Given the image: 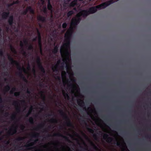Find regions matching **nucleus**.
Returning <instances> with one entry per match:
<instances>
[{
  "label": "nucleus",
  "instance_id": "61",
  "mask_svg": "<svg viewBox=\"0 0 151 151\" xmlns=\"http://www.w3.org/2000/svg\"><path fill=\"white\" fill-rule=\"evenodd\" d=\"M37 37H36L35 38H34L32 39V41L33 42H35L37 40Z\"/></svg>",
  "mask_w": 151,
  "mask_h": 151
},
{
  "label": "nucleus",
  "instance_id": "30",
  "mask_svg": "<svg viewBox=\"0 0 151 151\" xmlns=\"http://www.w3.org/2000/svg\"><path fill=\"white\" fill-rule=\"evenodd\" d=\"M63 95L65 99L67 98L68 99H70V97L68 93H65V92H64L63 93Z\"/></svg>",
  "mask_w": 151,
  "mask_h": 151
},
{
  "label": "nucleus",
  "instance_id": "23",
  "mask_svg": "<svg viewBox=\"0 0 151 151\" xmlns=\"http://www.w3.org/2000/svg\"><path fill=\"white\" fill-rule=\"evenodd\" d=\"M19 3V1L18 0H17L15 1H13L12 3L11 4H8L7 6L8 7H10L14 4H18Z\"/></svg>",
  "mask_w": 151,
  "mask_h": 151
},
{
  "label": "nucleus",
  "instance_id": "7",
  "mask_svg": "<svg viewBox=\"0 0 151 151\" xmlns=\"http://www.w3.org/2000/svg\"><path fill=\"white\" fill-rule=\"evenodd\" d=\"M28 11L31 14H35L34 11L32 7L31 6H29L26 8L25 10L23 11L22 12L21 14L23 15H26Z\"/></svg>",
  "mask_w": 151,
  "mask_h": 151
},
{
  "label": "nucleus",
  "instance_id": "9",
  "mask_svg": "<svg viewBox=\"0 0 151 151\" xmlns=\"http://www.w3.org/2000/svg\"><path fill=\"white\" fill-rule=\"evenodd\" d=\"M103 138L104 139H107V142L109 143H111L113 140V139L112 137H109L108 135L107 134H104L103 136Z\"/></svg>",
  "mask_w": 151,
  "mask_h": 151
},
{
  "label": "nucleus",
  "instance_id": "57",
  "mask_svg": "<svg viewBox=\"0 0 151 151\" xmlns=\"http://www.w3.org/2000/svg\"><path fill=\"white\" fill-rule=\"evenodd\" d=\"M32 71L35 74V72H36V70L34 68H33L32 69Z\"/></svg>",
  "mask_w": 151,
  "mask_h": 151
},
{
  "label": "nucleus",
  "instance_id": "63",
  "mask_svg": "<svg viewBox=\"0 0 151 151\" xmlns=\"http://www.w3.org/2000/svg\"><path fill=\"white\" fill-rule=\"evenodd\" d=\"M93 136L95 138V139H97L96 135V134H94L93 135Z\"/></svg>",
  "mask_w": 151,
  "mask_h": 151
},
{
  "label": "nucleus",
  "instance_id": "62",
  "mask_svg": "<svg viewBox=\"0 0 151 151\" xmlns=\"http://www.w3.org/2000/svg\"><path fill=\"white\" fill-rule=\"evenodd\" d=\"M54 115V114H47V116H52Z\"/></svg>",
  "mask_w": 151,
  "mask_h": 151
},
{
  "label": "nucleus",
  "instance_id": "42",
  "mask_svg": "<svg viewBox=\"0 0 151 151\" xmlns=\"http://www.w3.org/2000/svg\"><path fill=\"white\" fill-rule=\"evenodd\" d=\"M11 119L12 120H14L16 119V116L15 114H14L12 115L11 117Z\"/></svg>",
  "mask_w": 151,
  "mask_h": 151
},
{
  "label": "nucleus",
  "instance_id": "55",
  "mask_svg": "<svg viewBox=\"0 0 151 151\" xmlns=\"http://www.w3.org/2000/svg\"><path fill=\"white\" fill-rule=\"evenodd\" d=\"M56 79H57L58 81H61V78L60 76H57Z\"/></svg>",
  "mask_w": 151,
  "mask_h": 151
},
{
  "label": "nucleus",
  "instance_id": "64",
  "mask_svg": "<svg viewBox=\"0 0 151 151\" xmlns=\"http://www.w3.org/2000/svg\"><path fill=\"white\" fill-rule=\"evenodd\" d=\"M9 115V114L8 112H6L5 113V116H8Z\"/></svg>",
  "mask_w": 151,
  "mask_h": 151
},
{
  "label": "nucleus",
  "instance_id": "51",
  "mask_svg": "<svg viewBox=\"0 0 151 151\" xmlns=\"http://www.w3.org/2000/svg\"><path fill=\"white\" fill-rule=\"evenodd\" d=\"M0 56L1 57L4 56V53L2 50H0Z\"/></svg>",
  "mask_w": 151,
  "mask_h": 151
},
{
  "label": "nucleus",
  "instance_id": "12",
  "mask_svg": "<svg viewBox=\"0 0 151 151\" xmlns=\"http://www.w3.org/2000/svg\"><path fill=\"white\" fill-rule=\"evenodd\" d=\"M36 30L38 35V45H41V44H42L41 33L39 29L38 28H36Z\"/></svg>",
  "mask_w": 151,
  "mask_h": 151
},
{
  "label": "nucleus",
  "instance_id": "26",
  "mask_svg": "<svg viewBox=\"0 0 151 151\" xmlns=\"http://www.w3.org/2000/svg\"><path fill=\"white\" fill-rule=\"evenodd\" d=\"M58 45L55 46L52 51V52L54 54H55L58 51Z\"/></svg>",
  "mask_w": 151,
  "mask_h": 151
},
{
  "label": "nucleus",
  "instance_id": "32",
  "mask_svg": "<svg viewBox=\"0 0 151 151\" xmlns=\"http://www.w3.org/2000/svg\"><path fill=\"white\" fill-rule=\"evenodd\" d=\"M74 13V11L73 10H71L68 12L67 14V16L68 17H69L71 16Z\"/></svg>",
  "mask_w": 151,
  "mask_h": 151
},
{
  "label": "nucleus",
  "instance_id": "59",
  "mask_svg": "<svg viewBox=\"0 0 151 151\" xmlns=\"http://www.w3.org/2000/svg\"><path fill=\"white\" fill-rule=\"evenodd\" d=\"M2 99L1 97V95L0 94V103H2Z\"/></svg>",
  "mask_w": 151,
  "mask_h": 151
},
{
  "label": "nucleus",
  "instance_id": "40",
  "mask_svg": "<svg viewBox=\"0 0 151 151\" xmlns=\"http://www.w3.org/2000/svg\"><path fill=\"white\" fill-rule=\"evenodd\" d=\"M114 144H116V145L117 146L119 147H120L121 146V144L119 142H117V140L116 139L115 141V142L114 143Z\"/></svg>",
  "mask_w": 151,
  "mask_h": 151
},
{
  "label": "nucleus",
  "instance_id": "25",
  "mask_svg": "<svg viewBox=\"0 0 151 151\" xmlns=\"http://www.w3.org/2000/svg\"><path fill=\"white\" fill-rule=\"evenodd\" d=\"M39 69L43 73H45V70L43 67L42 65H40L39 66H38Z\"/></svg>",
  "mask_w": 151,
  "mask_h": 151
},
{
  "label": "nucleus",
  "instance_id": "33",
  "mask_svg": "<svg viewBox=\"0 0 151 151\" xmlns=\"http://www.w3.org/2000/svg\"><path fill=\"white\" fill-rule=\"evenodd\" d=\"M34 49L33 46L32 45L30 44L29 46L28 49L29 50H33Z\"/></svg>",
  "mask_w": 151,
  "mask_h": 151
},
{
  "label": "nucleus",
  "instance_id": "28",
  "mask_svg": "<svg viewBox=\"0 0 151 151\" xmlns=\"http://www.w3.org/2000/svg\"><path fill=\"white\" fill-rule=\"evenodd\" d=\"M10 50L13 53L15 54H16L17 53V52L14 48L12 46V45H10Z\"/></svg>",
  "mask_w": 151,
  "mask_h": 151
},
{
  "label": "nucleus",
  "instance_id": "56",
  "mask_svg": "<svg viewBox=\"0 0 151 151\" xmlns=\"http://www.w3.org/2000/svg\"><path fill=\"white\" fill-rule=\"evenodd\" d=\"M25 128V127L24 126V125H21V129L22 130H24V129Z\"/></svg>",
  "mask_w": 151,
  "mask_h": 151
},
{
  "label": "nucleus",
  "instance_id": "2",
  "mask_svg": "<svg viewBox=\"0 0 151 151\" xmlns=\"http://www.w3.org/2000/svg\"><path fill=\"white\" fill-rule=\"evenodd\" d=\"M59 111L61 116L63 117L65 119L67 120L66 122L67 125L68 127H73V124L67 114L63 112V110H59Z\"/></svg>",
  "mask_w": 151,
  "mask_h": 151
},
{
  "label": "nucleus",
  "instance_id": "29",
  "mask_svg": "<svg viewBox=\"0 0 151 151\" xmlns=\"http://www.w3.org/2000/svg\"><path fill=\"white\" fill-rule=\"evenodd\" d=\"M44 124H41L38 125L37 127L35 128V130H37L38 129H41L44 126Z\"/></svg>",
  "mask_w": 151,
  "mask_h": 151
},
{
  "label": "nucleus",
  "instance_id": "41",
  "mask_svg": "<svg viewBox=\"0 0 151 151\" xmlns=\"http://www.w3.org/2000/svg\"><path fill=\"white\" fill-rule=\"evenodd\" d=\"M66 73L65 71H63L62 73V77L63 78V77H66Z\"/></svg>",
  "mask_w": 151,
  "mask_h": 151
},
{
  "label": "nucleus",
  "instance_id": "48",
  "mask_svg": "<svg viewBox=\"0 0 151 151\" xmlns=\"http://www.w3.org/2000/svg\"><path fill=\"white\" fill-rule=\"evenodd\" d=\"M23 42L26 45H27L28 44V40L26 39H24L23 40Z\"/></svg>",
  "mask_w": 151,
  "mask_h": 151
},
{
  "label": "nucleus",
  "instance_id": "35",
  "mask_svg": "<svg viewBox=\"0 0 151 151\" xmlns=\"http://www.w3.org/2000/svg\"><path fill=\"white\" fill-rule=\"evenodd\" d=\"M10 89V87L9 85H7L5 88V89L6 91H9Z\"/></svg>",
  "mask_w": 151,
  "mask_h": 151
},
{
  "label": "nucleus",
  "instance_id": "11",
  "mask_svg": "<svg viewBox=\"0 0 151 151\" xmlns=\"http://www.w3.org/2000/svg\"><path fill=\"white\" fill-rule=\"evenodd\" d=\"M54 136L56 137H62L63 138H64L66 141H68L69 142H71V141L69 139L68 137H67L66 136H63V135L60 133H58L55 134H54Z\"/></svg>",
  "mask_w": 151,
  "mask_h": 151
},
{
  "label": "nucleus",
  "instance_id": "22",
  "mask_svg": "<svg viewBox=\"0 0 151 151\" xmlns=\"http://www.w3.org/2000/svg\"><path fill=\"white\" fill-rule=\"evenodd\" d=\"M38 141V139H37L34 142H31L29 144H28L25 145L24 146V147H29L33 146L35 145V143L37 142Z\"/></svg>",
  "mask_w": 151,
  "mask_h": 151
},
{
  "label": "nucleus",
  "instance_id": "45",
  "mask_svg": "<svg viewBox=\"0 0 151 151\" xmlns=\"http://www.w3.org/2000/svg\"><path fill=\"white\" fill-rule=\"evenodd\" d=\"M20 92H16L14 93V95L15 96L17 97L20 95Z\"/></svg>",
  "mask_w": 151,
  "mask_h": 151
},
{
  "label": "nucleus",
  "instance_id": "58",
  "mask_svg": "<svg viewBox=\"0 0 151 151\" xmlns=\"http://www.w3.org/2000/svg\"><path fill=\"white\" fill-rule=\"evenodd\" d=\"M27 93L29 94H30L31 93L30 91L28 89V88L27 89Z\"/></svg>",
  "mask_w": 151,
  "mask_h": 151
},
{
  "label": "nucleus",
  "instance_id": "34",
  "mask_svg": "<svg viewBox=\"0 0 151 151\" xmlns=\"http://www.w3.org/2000/svg\"><path fill=\"white\" fill-rule=\"evenodd\" d=\"M76 4L75 3V1H73L70 3V6L71 7H73L76 5Z\"/></svg>",
  "mask_w": 151,
  "mask_h": 151
},
{
  "label": "nucleus",
  "instance_id": "6",
  "mask_svg": "<svg viewBox=\"0 0 151 151\" xmlns=\"http://www.w3.org/2000/svg\"><path fill=\"white\" fill-rule=\"evenodd\" d=\"M81 20L80 16L79 14L77 15V18L72 19L71 25L76 26L80 22Z\"/></svg>",
  "mask_w": 151,
  "mask_h": 151
},
{
  "label": "nucleus",
  "instance_id": "49",
  "mask_svg": "<svg viewBox=\"0 0 151 151\" xmlns=\"http://www.w3.org/2000/svg\"><path fill=\"white\" fill-rule=\"evenodd\" d=\"M43 11L45 13H47V9L46 6L43 9Z\"/></svg>",
  "mask_w": 151,
  "mask_h": 151
},
{
  "label": "nucleus",
  "instance_id": "50",
  "mask_svg": "<svg viewBox=\"0 0 151 151\" xmlns=\"http://www.w3.org/2000/svg\"><path fill=\"white\" fill-rule=\"evenodd\" d=\"M40 48V51L41 53H42V44H41V45H39Z\"/></svg>",
  "mask_w": 151,
  "mask_h": 151
},
{
  "label": "nucleus",
  "instance_id": "17",
  "mask_svg": "<svg viewBox=\"0 0 151 151\" xmlns=\"http://www.w3.org/2000/svg\"><path fill=\"white\" fill-rule=\"evenodd\" d=\"M9 15V12H4L1 14L2 18L4 19H6Z\"/></svg>",
  "mask_w": 151,
  "mask_h": 151
},
{
  "label": "nucleus",
  "instance_id": "13",
  "mask_svg": "<svg viewBox=\"0 0 151 151\" xmlns=\"http://www.w3.org/2000/svg\"><path fill=\"white\" fill-rule=\"evenodd\" d=\"M60 63V61L59 60L58 61L57 64H56L55 65L53 66L52 68V70L54 72H58V67Z\"/></svg>",
  "mask_w": 151,
  "mask_h": 151
},
{
  "label": "nucleus",
  "instance_id": "16",
  "mask_svg": "<svg viewBox=\"0 0 151 151\" xmlns=\"http://www.w3.org/2000/svg\"><path fill=\"white\" fill-rule=\"evenodd\" d=\"M47 8L52 13L53 12V7L51 4L50 0H47Z\"/></svg>",
  "mask_w": 151,
  "mask_h": 151
},
{
  "label": "nucleus",
  "instance_id": "36",
  "mask_svg": "<svg viewBox=\"0 0 151 151\" xmlns=\"http://www.w3.org/2000/svg\"><path fill=\"white\" fill-rule=\"evenodd\" d=\"M50 122L52 123H57L58 121L56 119L52 118L50 120Z\"/></svg>",
  "mask_w": 151,
  "mask_h": 151
},
{
  "label": "nucleus",
  "instance_id": "39",
  "mask_svg": "<svg viewBox=\"0 0 151 151\" xmlns=\"http://www.w3.org/2000/svg\"><path fill=\"white\" fill-rule=\"evenodd\" d=\"M39 135V133H35L32 135V137L35 138H37L38 137Z\"/></svg>",
  "mask_w": 151,
  "mask_h": 151
},
{
  "label": "nucleus",
  "instance_id": "18",
  "mask_svg": "<svg viewBox=\"0 0 151 151\" xmlns=\"http://www.w3.org/2000/svg\"><path fill=\"white\" fill-rule=\"evenodd\" d=\"M14 17L13 15H11L9 17L8 20V22L9 24L12 26L13 24Z\"/></svg>",
  "mask_w": 151,
  "mask_h": 151
},
{
  "label": "nucleus",
  "instance_id": "4",
  "mask_svg": "<svg viewBox=\"0 0 151 151\" xmlns=\"http://www.w3.org/2000/svg\"><path fill=\"white\" fill-rule=\"evenodd\" d=\"M114 2V1L113 0H110L106 2L103 3L99 5H97L96 6V7H97L99 9H104L111 4H113Z\"/></svg>",
  "mask_w": 151,
  "mask_h": 151
},
{
  "label": "nucleus",
  "instance_id": "10",
  "mask_svg": "<svg viewBox=\"0 0 151 151\" xmlns=\"http://www.w3.org/2000/svg\"><path fill=\"white\" fill-rule=\"evenodd\" d=\"M17 126L15 127H13L12 128L10 129V130L8 131L9 134L10 135H12L16 134L17 132Z\"/></svg>",
  "mask_w": 151,
  "mask_h": 151
},
{
  "label": "nucleus",
  "instance_id": "37",
  "mask_svg": "<svg viewBox=\"0 0 151 151\" xmlns=\"http://www.w3.org/2000/svg\"><path fill=\"white\" fill-rule=\"evenodd\" d=\"M29 122L32 124L34 123V119L32 117H30L28 120Z\"/></svg>",
  "mask_w": 151,
  "mask_h": 151
},
{
  "label": "nucleus",
  "instance_id": "31",
  "mask_svg": "<svg viewBox=\"0 0 151 151\" xmlns=\"http://www.w3.org/2000/svg\"><path fill=\"white\" fill-rule=\"evenodd\" d=\"M44 93V92L43 91H41L40 92V93L41 94V96L43 97L44 104H45V96L43 94Z\"/></svg>",
  "mask_w": 151,
  "mask_h": 151
},
{
  "label": "nucleus",
  "instance_id": "43",
  "mask_svg": "<svg viewBox=\"0 0 151 151\" xmlns=\"http://www.w3.org/2000/svg\"><path fill=\"white\" fill-rule=\"evenodd\" d=\"M91 145L93 147L94 149H97V146L92 142H91Z\"/></svg>",
  "mask_w": 151,
  "mask_h": 151
},
{
  "label": "nucleus",
  "instance_id": "44",
  "mask_svg": "<svg viewBox=\"0 0 151 151\" xmlns=\"http://www.w3.org/2000/svg\"><path fill=\"white\" fill-rule=\"evenodd\" d=\"M23 139V138L22 137H19L17 138V139H15V140L17 141V142H19L21 140H22Z\"/></svg>",
  "mask_w": 151,
  "mask_h": 151
},
{
  "label": "nucleus",
  "instance_id": "46",
  "mask_svg": "<svg viewBox=\"0 0 151 151\" xmlns=\"http://www.w3.org/2000/svg\"><path fill=\"white\" fill-rule=\"evenodd\" d=\"M67 23L65 22H64L63 24L62 25V27L64 29H65L66 28L67 26Z\"/></svg>",
  "mask_w": 151,
  "mask_h": 151
},
{
  "label": "nucleus",
  "instance_id": "15",
  "mask_svg": "<svg viewBox=\"0 0 151 151\" xmlns=\"http://www.w3.org/2000/svg\"><path fill=\"white\" fill-rule=\"evenodd\" d=\"M12 104L13 105L17 106L16 110L17 112H19L20 111L21 108L20 106L18 105V102L17 101H14Z\"/></svg>",
  "mask_w": 151,
  "mask_h": 151
},
{
  "label": "nucleus",
  "instance_id": "1",
  "mask_svg": "<svg viewBox=\"0 0 151 151\" xmlns=\"http://www.w3.org/2000/svg\"><path fill=\"white\" fill-rule=\"evenodd\" d=\"M98 8L96 6H93L90 7L88 11L86 10H84L80 12L79 14L81 16H83V17H86L89 14H93L96 12Z\"/></svg>",
  "mask_w": 151,
  "mask_h": 151
},
{
  "label": "nucleus",
  "instance_id": "20",
  "mask_svg": "<svg viewBox=\"0 0 151 151\" xmlns=\"http://www.w3.org/2000/svg\"><path fill=\"white\" fill-rule=\"evenodd\" d=\"M82 121L84 123L86 124V125L87 126V129L88 130V131L90 133L93 134L94 132V130L93 129L89 128L88 127V125H87V123L86 122L85 120L84 119H83L82 120Z\"/></svg>",
  "mask_w": 151,
  "mask_h": 151
},
{
  "label": "nucleus",
  "instance_id": "54",
  "mask_svg": "<svg viewBox=\"0 0 151 151\" xmlns=\"http://www.w3.org/2000/svg\"><path fill=\"white\" fill-rule=\"evenodd\" d=\"M20 46L21 47H23L24 46V45L23 42L22 41H20Z\"/></svg>",
  "mask_w": 151,
  "mask_h": 151
},
{
  "label": "nucleus",
  "instance_id": "21",
  "mask_svg": "<svg viewBox=\"0 0 151 151\" xmlns=\"http://www.w3.org/2000/svg\"><path fill=\"white\" fill-rule=\"evenodd\" d=\"M77 102L79 105L83 107H84L85 109H86V108L85 107V104L83 101L79 99L78 100Z\"/></svg>",
  "mask_w": 151,
  "mask_h": 151
},
{
  "label": "nucleus",
  "instance_id": "3",
  "mask_svg": "<svg viewBox=\"0 0 151 151\" xmlns=\"http://www.w3.org/2000/svg\"><path fill=\"white\" fill-rule=\"evenodd\" d=\"M8 58L11 63V64L14 65H15L17 67V68L19 70H21L22 69L25 71V69L24 67L21 68L19 63L16 60H14L13 58L9 55H8Z\"/></svg>",
  "mask_w": 151,
  "mask_h": 151
},
{
  "label": "nucleus",
  "instance_id": "52",
  "mask_svg": "<svg viewBox=\"0 0 151 151\" xmlns=\"http://www.w3.org/2000/svg\"><path fill=\"white\" fill-rule=\"evenodd\" d=\"M68 86L72 88H74V85L72 83L70 84Z\"/></svg>",
  "mask_w": 151,
  "mask_h": 151
},
{
  "label": "nucleus",
  "instance_id": "24",
  "mask_svg": "<svg viewBox=\"0 0 151 151\" xmlns=\"http://www.w3.org/2000/svg\"><path fill=\"white\" fill-rule=\"evenodd\" d=\"M39 69L43 73H45V70L43 67L42 65H40L39 66H38Z\"/></svg>",
  "mask_w": 151,
  "mask_h": 151
},
{
  "label": "nucleus",
  "instance_id": "27",
  "mask_svg": "<svg viewBox=\"0 0 151 151\" xmlns=\"http://www.w3.org/2000/svg\"><path fill=\"white\" fill-rule=\"evenodd\" d=\"M36 62L38 66H39L40 65H42L41 62V59L40 57L37 56L36 59Z\"/></svg>",
  "mask_w": 151,
  "mask_h": 151
},
{
  "label": "nucleus",
  "instance_id": "47",
  "mask_svg": "<svg viewBox=\"0 0 151 151\" xmlns=\"http://www.w3.org/2000/svg\"><path fill=\"white\" fill-rule=\"evenodd\" d=\"M22 51L23 52V55L25 56H26V55H27V54L25 50H24L23 49H22Z\"/></svg>",
  "mask_w": 151,
  "mask_h": 151
},
{
  "label": "nucleus",
  "instance_id": "19",
  "mask_svg": "<svg viewBox=\"0 0 151 151\" xmlns=\"http://www.w3.org/2000/svg\"><path fill=\"white\" fill-rule=\"evenodd\" d=\"M37 19L38 20L42 21L43 22H45L46 21V17L40 15L37 17Z\"/></svg>",
  "mask_w": 151,
  "mask_h": 151
},
{
  "label": "nucleus",
  "instance_id": "8",
  "mask_svg": "<svg viewBox=\"0 0 151 151\" xmlns=\"http://www.w3.org/2000/svg\"><path fill=\"white\" fill-rule=\"evenodd\" d=\"M72 33L73 32L72 29L68 30L65 34V39H70Z\"/></svg>",
  "mask_w": 151,
  "mask_h": 151
},
{
  "label": "nucleus",
  "instance_id": "60",
  "mask_svg": "<svg viewBox=\"0 0 151 151\" xmlns=\"http://www.w3.org/2000/svg\"><path fill=\"white\" fill-rule=\"evenodd\" d=\"M12 90L14 92L16 91V88L15 87L13 88H12Z\"/></svg>",
  "mask_w": 151,
  "mask_h": 151
},
{
  "label": "nucleus",
  "instance_id": "38",
  "mask_svg": "<svg viewBox=\"0 0 151 151\" xmlns=\"http://www.w3.org/2000/svg\"><path fill=\"white\" fill-rule=\"evenodd\" d=\"M32 109H33L32 107V106H31L30 107V108L29 110V112H28L27 114L26 115V117H28V115H30L31 114V113L32 111Z\"/></svg>",
  "mask_w": 151,
  "mask_h": 151
},
{
  "label": "nucleus",
  "instance_id": "53",
  "mask_svg": "<svg viewBox=\"0 0 151 151\" xmlns=\"http://www.w3.org/2000/svg\"><path fill=\"white\" fill-rule=\"evenodd\" d=\"M51 18H50V20L51 22H53V20L52 19L53 17V16L52 15H51L50 16Z\"/></svg>",
  "mask_w": 151,
  "mask_h": 151
},
{
  "label": "nucleus",
  "instance_id": "14",
  "mask_svg": "<svg viewBox=\"0 0 151 151\" xmlns=\"http://www.w3.org/2000/svg\"><path fill=\"white\" fill-rule=\"evenodd\" d=\"M20 71L18 73L17 75L19 76L20 78L23 81L26 78L22 74V71H23L25 73L26 71V70H25V71H24L23 69L21 70H19Z\"/></svg>",
  "mask_w": 151,
  "mask_h": 151
},
{
  "label": "nucleus",
  "instance_id": "5",
  "mask_svg": "<svg viewBox=\"0 0 151 151\" xmlns=\"http://www.w3.org/2000/svg\"><path fill=\"white\" fill-rule=\"evenodd\" d=\"M70 39H65V41L66 42V43L61 47L60 50V54L62 55L64 53L65 48H67L70 47Z\"/></svg>",
  "mask_w": 151,
  "mask_h": 151
}]
</instances>
